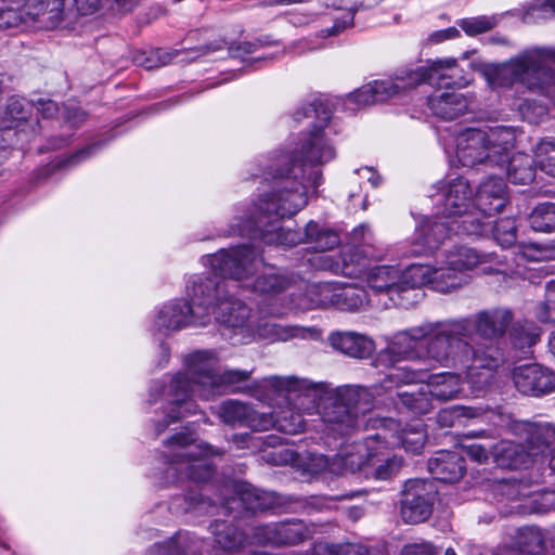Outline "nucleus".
<instances>
[{
  "mask_svg": "<svg viewBox=\"0 0 555 555\" xmlns=\"http://www.w3.org/2000/svg\"><path fill=\"white\" fill-rule=\"evenodd\" d=\"M315 116L318 124L304 133L296 145L275 157L268 168L266 181L270 192H263L248 216H235L229 234L246 235L264 245L291 247L300 242L298 233L282 228L279 220L296 215L308 203V190L322 183L317 167L332 160L335 150L324 134L332 118L330 105L321 100L305 105L294 113V119Z\"/></svg>",
  "mask_w": 555,
  "mask_h": 555,
  "instance_id": "f257e3e1",
  "label": "nucleus"
},
{
  "mask_svg": "<svg viewBox=\"0 0 555 555\" xmlns=\"http://www.w3.org/2000/svg\"><path fill=\"white\" fill-rule=\"evenodd\" d=\"M414 335L426 339L427 354L444 366L461 367L474 391L488 387L502 359L491 344L473 346L472 324L466 319L429 322L414 327Z\"/></svg>",
  "mask_w": 555,
  "mask_h": 555,
  "instance_id": "f03ea898",
  "label": "nucleus"
},
{
  "mask_svg": "<svg viewBox=\"0 0 555 555\" xmlns=\"http://www.w3.org/2000/svg\"><path fill=\"white\" fill-rule=\"evenodd\" d=\"M218 365L219 359L212 351H196L185 358L186 371L173 375L169 384L162 388V397L168 408L163 422L156 423L157 436L170 424L196 413L197 405L192 396L197 393L204 399L209 398Z\"/></svg>",
  "mask_w": 555,
  "mask_h": 555,
  "instance_id": "7ed1b4c3",
  "label": "nucleus"
},
{
  "mask_svg": "<svg viewBox=\"0 0 555 555\" xmlns=\"http://www.w3.org/2000/svg\"><path fill=\"white\" fill-rule=\"evenodd\" d=\"M492 88H509L515 83L543 94L555 104V48L526 49L508 61L487 70Z\"/></svg>",
  "mask_w": 555,
  "mask_h": 555,
  "instance_id": "20e7f679",
  "label": "nucleus"
},
{
  "mask_svg": "<svg viewBox=\"0 0 555 555\" xmlns=\"http://www.w3.org/2000/svg\"><path fill=\"white\" fill-rule=\"evenodd\" d=\"M166 451L160 459L166 466L159 477V486H169L193 481L203 483L210 480L215 467L205 461L210 455H222L223 451L209 443H195L190 431H180L164 441Z\"/></svg>",
  "mask_w": 555,
  "mask_h": 555,
  "instance_id": "39448f33",
  "label": "nucleus"
},
{
  "mask_svg": "<svg viewBox=\"0 0 555 555\" xmlns=\"http://www.w3.org/2000/svg\"><path fill=\"white\" fill-rule=\"evenodd\" d=\"M454 61L435 62L429 67L400 69L393 78L366 83L348 95L358 105H371L387 101L418 86L422 81L438 79L443 85H464L462 76L453 67Z\"/></svg>",
  "mask_w": 555,
  "mask_h": 555,
  "instance_id": "423d86ee",
  "label": "nucleus"
},
{
  "mask_svg": "<svg viewBox=\"0 0 555 555\" xmlns=\"http://www.w3.org/2000/svg\"><path fill=\"white\" fill-rule=\"evenodd\" d=\"M216 282L205 281L202 276H193L186 292L189 301L179 299L165 305L157 313L154 327L162 334L179 331L186 326H204L210 321V306L216 298Z\"/></svg>",
  "mask_w": 555,
  "mask_h": 555,
  "instance_id": "0eeeda50",
  "label": "nucleus"
},
{
  "mask_svg": "<svg viewBox=\"0 0 555 555\" xmlns=\"http://www.w3.org/2000/svg\"><path fill=\"white\" fill-rule=\"evenodd\" d=\"M514 143L515 133L508 127L491 129L490 133L468 129L457 138L456 157L464 167H474L478 164L502 166Z\"/></svg>",
  "mask_w": 555,
  "mask_h": 555,
  "instance_id": "6e6552de",
  "label": "nucleus"
},
{
  "mask_svg": "<svg viewBox=\"0 0 555 555\" xmlns=\"http://www.w3.org/2000/svg\"><path fill=\"white\" fill-rule=\"evenodd\" d=\"M372 234L367 227L360 225L353 231V241L357 242L343 248L339 258L334 259L328 255H318L313 262H318L323 270L347 278H360L365 273L367 260L379 259L380 254L370 243Z\"/></svg>",
  "mask_w": 555,
  "mask_h": 555,
  "instance_id": "1a4fd4ad",
  "label": "nucleus"
},
{
  "mask_svg": "<svg viewBox=\"0 0 555 555\" xmlns=\"http://www.w3.org/2000/svg\"><path fill=\"white\" fill-rule=\"evenodd\" d=\"M204 259V263L211 269L210 275L205 278L219 280L224 289H228L227 278L243 281L259 271L261 255L251 245H240L222 248L216 254L205 256Z\"/></svg>",
  "mask_w": 555,
  "mask_h": 555,
  "instance_id": "9d476101",
  "label": "nucleus"
},
{
  "mask_svg": "<svg viewBox=\"0 0 555 555\" xmlns=\"http://www.w3.org/2000/svg\"><path fill=\"white\" fill-rule=\"evenodd\" d=\"M205 281L216 282L217 296L210 306V315H215V320L224 328L230 330L233 334L231 339L238 336L234 343L247 344L255 338L254 321L251 320V309L241 299L229 294V289H224L217 279L204 278Z\"/></svg>",
  "mask_w": 555,
  "mask_h": 555,
  "instance_id": "9b49d317",
  "label": "nucleus"
},
{
  "mask_svg": "<svg viewBox=\"0 0 555 555\" xmlns=\"http://www.w3.org/2000/svg\"><path fill=\"white\" fill-rule=\"evenodd\" d=\"M546 470L547 474L544 475L543 482L550 485L552 489L541 488L527 491L529 485L526 479L515 480L505 486L508 496H517V499H513L511 515L520 517L529 515L542 516L555 509V450L548 461Z\"/></svg>",
  "mask_w": 555,
  "mask_h": 555,
  "instance_id": "f8f14e48",
  "label": "nucleus"
},
{
  "mask_svg": "<svg viewBox=\"0 0 555 555\" xmlns=\"http://www.w3.org/2000/svg\"><path fill=\"white\" fill-rule=\"evenodd\" d=\"M363 395H365L364 389L346 386L338 388L328 398L322 413V420L328 431L345 436L358 426L359 414L364 413L369 408V403L365 408L361 405Z\"/></svg>",
  "mask_w": 555,
  "mask_h": 555,
  "instance_id": "ddd939ff",
  "label": "nucleus"
},
{
  "mask_svg": "<svg viewBox=\"0 0 555 555\" xmlns=\"http://www.w3.org/2000/svg\"><path fill=\"white\" fill-rule=\"evenodd\" d=\"M437 188L442 196V214L448 217H461L459 229L467 235H481L487 231V224L467 214L473 203V189L463 177L448 181H439Z\"/></svg>",
  "mask_w": 555,
  "mask_h": 555,
  "instance_id": "4468645a",
  "label": "nucleus"
},
{
  "mask_svg": "<svg viewBox=\"0 0 555 555\" xmlns=\"http://www.w3.org/2000/svg\"><path fill=\"white\" fill-rule=\"evenodd\" d=\"M233 496L221 499V508L228 511L227 516L235 509H243L241 517L256 516L258 513L273 511L282 505V498L275 492L255 488L248 482H234L231 486Z\"/></svg>",
  "mask_w": 555,
  "mask_h": 555,
  "instance_id": "2eb2a0df",
  "label": "nucleus"
},
{
  "mask_svg": "<svg viewBox=\"0 0 555 555\" xmlns=\"http://www.w3.org/2000/svg\"><path fill=\"white\" fill-rule=\"evenodd\" d=\"M450 60L454 61L453 67L457 69L456 73L460 76H462L463 80H465L464 85H456V83L443 85L438 79H433L431 81L428 79V80L422 81L420 83V85H422V83L427 82L429 85L437 86L439 89H441V88L446 89V91L435 92L427 99V105H428V108L430 109V112L433 113V115H435L436 117H438L442 120L456 119L457 117L462 116L468 108L467 98L463 93H460V92L453 90V88L466 87L469 83V79L465 75H463V69H461L459 67L455 59H452V57L444 59V61H450ZM436 62H443V60H436ZM434 63H435V61H434ZM431 64H433V62L429 65H427L426 67H429Z\"/></svg>",
  "mask_w": 555,
  "mask_h": 555,
  "instance_id": "dca6fc26",
  "label": "nucleus"
},
{
  "mask_svg": "<svg viewBox=\"0 0 555 555\" xmlns=\"http://www.w3.org/2000/svg\"><path fill=\"white\" fill-rule=\"evenodd\" d=\"M216 414L224 425L232 428L247 427L253 431H266L273 424L269 413H259L251 404L234 399L221 402Z\"/></svg>",
  "mask_w": 555,
  "mask_h": 555,
  "instance_id": "f3484780",
  "label": "nucleus"
},
{
  "mask_svg": "<svg viewBox=\"0 0 555 555\" xmlns=\"http://www.w3.org/2000/svg\"><path fill=\"white\" fill-rule=\"evenodd\" d=\"M513 382L526 396L540 397L555 391V373L535 363L515 367Z\"/></svg>",
  "mask_w": 555,
  "mask_h": 555,
  "instance_id": "a211bd4d",
  "label": "nucleus"
},
{
  "mask_svg": "<svg viewBox=\"0 0 555 555\" xmlns=\"http://www.w3.org/2000/svg\"><path fill=\"white\" fill-rule=\"evenodd\" d=\"M34 105L20 96L8 99L5 106L0 109V131L16 130L15 134L29 131L36 134L39 130L38 120H31Z\"/></svg>",
  "mask_w": 555,
  "mask_h": 555,
  "instance_id": "6ab92c4d",
  "label": "nucleus"
},
{
  "mask_svg": "<svg viewBox=\"0 0 555 555\" xmlns=\"http://www.w3.org/2000/svg\"><path fill=\"white\" fill-rule=\"evenodd\" d=\"M425 486L426 481L420 478L405 481L400 508L402 520H427L429 518L433 505L426 498Z\"/></svg>",
  "mask_w": 555,
  "mask_h": 555,
  "instance_id": "aec40b11",
  "label": "nucleus"
},
{
  "mask_svg": "<svg viewBox=\"0 0 555 555\" xmlns=\"http://www.w3.org/2000/svg\"><path fill=\"white\" fill-rule=\"evenodd\" d=\"M452 230L453 227L447 221L427 218L415 232L410 254L412 256L434 254Z\"/></svg>",
  "mask_w": 555,
  "mask_h": 555,
  "instance_id": "412c9836",
  "label": "nucleus"
},
{
  "mask_svg": "<svg viewBox=\"0 0 555 555\" xmlns=\"http://www.w3.org/2000/svg\"><path fill=\"white\" fill-rule=\"evenodd\" d=\"M326 341L335 351L353 359H367L375 351L374 340L354 331H333Z\"/></svg>",
  "mask_w": 555,
  "mask_h": 555,
  "instance_id": "4be33fe9",
  "label": "nucleus"
},
{
  "mask_svg": "<svg viewBox=\"0 0 555 555\" xmlns=\"http://www.w3.org/2000/svg\"><path fill=\"white\" fill-rule=\"evenodd\" d=\"M310 534L304 522H273L259 527L255 538L258 543L282 546L298 544Z\"/></svg>",
  "mask_w": 555,
  "mask_h": 555,
  "instance_id": "5701e85b",
  "label": "nucleus"
},
{
  "mask_svg": "<svg viewBox=\"0 0 555 555\" xmlns=\"http://www.w3.org/2000/svg\"><path fill=\"white\" fill-rule=\"evenodd\" d=\"M509 428L515 436L525 440L532 457L555 441V427L548 423L515 421Z\"/></svg>",
  "mask_w": 555,
  "mask_h": 555,
  "instance_id": "b1692460",
  "label": "nucleus"
},
{
  "mask_svg": "<svg viewBox=\"0 0 555 555\" xmlns=\"http://www.w3.org/2000/svg\"><path fill=\"white\" fill-rule=\"evenodd\" d=\"M428 470L435 479L454 483L466 472L465 459L456 451L439 450L428 460Z\"/></svg>",
  "mask_w": 555,
  "mask_h": 555,
  "instance_id": "393cba45",
  "label": "nucleus"
},
{
  "mask_svg": "<svg viewBox=\"0 0 555 555\" xmlns=\"http://www.w3.org/2000/svg\"><path fill=\"white\" fill-rule=\"evenodd\" d=\"M505 192L503 178L490 176L477 189L474 201L476 209L489 217L500 212L506 204Z\"/></svg>",
  "mask_w": 555,
  "mask_h": 555,
  "instance_id": "a878e982",
  "label": "nucleus"
},
{
  "mask_svg": "<svg viewBox=\"0 0 555 555\" xmlns=\"http://www.w3.org/2000/svg\"><path fill=\"white\" fill-rule=\"evenodd\" d=\"M476 333L485 339H494L505 334L513 320V314L507 309H491L478 312L475 318H465Z\"/></svg>",
  "mask_w": 555,
  "mask_h": 555,
  "instance_id": "bb28decb",
  "label": "nucleus"
},
{
  "mask_svg": "<svg viewBox=\"0 0 555 555\" xmlns=\"http://www.w3.org/2000/svg\"><path fill=\"white\" fill-rule=\"evenodd\" d=\"M421 339L414 335V327L396 334L386 348L378 352L377 362L385 366H392L402 360L415 358V348Z\"/></svg>",
  "mask_w": 555,
  "mask_h": 555,
  "instance_id": "cd10ccee",
  "label": "nucleus"
},
{
  "mask_svg": "<svg viewBox=\"0 0 555 555\" xmlns=\"http://www.w3.org/2000/svg\"><path fill=\"white\" fill-rule=\"evenodd\" d=\"M490 450L493 462L501 468L522 469L533 462L532 452L522 443L512 440H502Z\"/></svg>",
  "mask_w": 555,
  "mask_h": 555,
  "instance_id": "c85d7f7f",
  "label": "nucleus"
},
{
  "mask_svg": "<svg viewBox=\"0 0 555 555\" xmlns=\"http://www.w3.org/2000/svg\"><path fill=\"white\" fill-rule=\"evenodd\" d=\"M25 17L46 28H55L63 21L65 0H18Z\"/></svg>",
  "mask_w": 555,
  "mask_h": 555,
  "instance_id": "c756f323",
  "label": "nucleus"
},
{
  "mask_svg": "<svg viewBox=\"0 0 555 555\" xmlns=\"http://www.w3.org/2000/svg\"><path fill=\"white\" fill-rule=\"evenodd\" d=\"M270 387L279 392H284L288 400L304 396L315 402L318 395L325 391L326 384L313 383L307 378H298L296 376H271L267 378Z\"/></svg>",
  "mask_w": 555,
  "mask_h": 555,
  "instance_id": "7c9ffc66",
  "label": "nucleus"
},
{
  "mask_svg": "<svg viewBox=\"0 0 555 555\" xmlns=\"http://www.w3.org/2000/svg\"><path fill=\"white\" fill-rule=\"evenodd\" d=\"M369 286L377 293H386L397 305H403L401 299L402 286H400V269L395 266L373 267L366 276Z\"/></svg>",
  "mask_w": 555,
  "mask_h": 555,
  "instance_id": "2f4dec72",
  "label": "nucleus"
},
{
  "mask_svg": "<svg viewBox=\"0 0 555 555\" xmlns=\"http://www.w3.org/2000/svg\"><path fill=\"white\" fill-rule=\"evenodd\" d=\"M202 541L188 532H178L172 538L155 543L145 555H201Z\"/></svg>",
  "mask_w": 555,
  "mask_h": 555,
  "instance_id": "473e14b6",
  "label": "nucleus"
},
{
  "mask_svg": "<svg viewBox=\"0 0 555 555\" xmlns=\"http://www.w3.org/2000/svg\"><path fill=\"white\" fill-rule=\"evenodd\" d=\"M512 150L508 151L507 158L500 169L506 171L507 179L514 184H529L535 177V158L525 153H517L511 155Z\"/></svg>",
  "mask_w": 555,
  "mask_h": 555,
  "instance_id": "72a5a7b5",
  "label": "nucleus"
},
{
  "mask_svg": "<svg viewBox=\"0 0 555 555\" xmlns=\"http://www.w3.org/2000/svg\"><path fill=\"white\" fill-rule=\"evenodd\" d=\"M260 266L262 270L253 282L254 292L266 295H278L289 287L292 280L280 269L266 264L262 260L259 263V267Z\"/></svg>",
  "mask_w": 555,
  "mask_h": 555,
  "instance_id": "f704fd0d",
  "label": "nucleus"
},
{
  "mask_svg": "<svg viewBox=\"0 0 555 555\" xmlns=\"http://www.w3.org/2000/svg\"><path fill=\"white\" fill-rule=\"evenodd\" d=\"M490 260V254L479 253L468 246H455L448 250L444 256V264L462 274Z\"/></svg>",
  "mask_w": 555,
  "mask_h": 555,
  "instance_id": "c9c22d12",
  "label": "nucleus"
},
{
  "mask_svg": "<svg viewBox=\"0 0 555 555\" xmlns=\"http://www.w3.org/2000/svg\"><path fill=\"white\" fill-rule=\"evenodd\" d=\"M426 389L429 398L438 401L456 399L462 391V382L454 373H441L430 377Z\"/></svg>",
  "mask_w": 555,
  "mask_h": 555,
  "instance_id": "e433bc0d",
  "label": "nucleus"
},
{
  "mask_svg": "<svg viewBox=\"0 0 555 555\" xmlns=\"http://www.w3.org/2000/svg\"><path fill=\"white\" fill-rule=\"evenodd\" d=\"M337 282L308 285L300 306L305 309L334 308Z\"/></svg>",
  "mask_w": 555,
  "mask_h": 555,
  "instance_id": "4c0bfd02",
  "label": "nucleus"
},
{
  "mask_svg": "<svg viewBox=\"0 0 555 555\" xmlns=\"http://www.w3.org/2000/svg\"><path fill=\"white\" fill-rule=\"evenodd\" d=\"M250 375L251 372L246 370H225L221 373L217 372L209 390V397L228 392H243L245 388L242 385L249 380Z\"/></svg>",
  "mask_w": 555,
  "mask_h": 555,
  "instance_id": "58836bf2",
  "label": "nucleus"
},
{
  "mask_svg": "<svg viewBox=\"0 0 555 555\" xmlns=\"http://www.w3.org/2000/svg\"><path fill=\"white\" fill-rule=\"evenodd\" d=\"M211 500L206 499L202 493L197 491H190L184 495L175 496L169 505L168 509L172 516L180 517L193 511L199 513H208L210 508H215Z\"/></svg>",
  "mask_w": 555,
  "mask_h": 555,
  "instance_id": "ea45409f",
  "label": "nucleus"
},
{
  "mask_svg": "<svg viewBox=\"0 0 555 555\" xmlns=\"http://www.w3.org/2000/svg\"><path fill=\"white\" fill-rule=\"evenodd\" d=\"M369 301L366 291L356 284H336L334 308L343 311H356Z\"/></svg>",
  "mask_w": 555,
  "mask_h": 555,
  "instance_id": "a19ab883",
  "label": "nucleus"
},
{
  "mask_svg": "<svg viewBox=\"0 0 555 555\" xmlns=\"http://www.w3.org/2000/svg\"><path fill=\"white\" fill-rule=\"evenodd\" d=\"M434 268L428 264L413 263L400 271V286H402V296L414 292L426 284L433 286Z\"/></svg>",
  "mask_w": 555,
  "mask_h": 555,
  "instance_id": "79ce46f5",
  "label": "nucleus"
},
{
  "mask_svg": "<svg viewBox=\"0 0 555 555\" xmlns=\"http://www.w3.org/2000/svg\"><path fill=\"white\" fill-rule=\"evenodd\" d=\"M211 532L215 542L224 551H235L243 545L246 535L235 522H214Z\"/></svg>",
  "mask_w": 555,
  "mask_h": 555,
  "instance_id": "37998d69",
  "label": "nucleus"
},
{
  "mask_svg": "<svg viewBox=\"0 0 555 555\" xmlns=\"http://www.w3.org/2000/svg\"><path fill=\"white\" fill-rule=\"evenodd\" d=\"M509 337L515 349L520 350L524 354H528L531 347L540 340L541 328L530 321L517 323L513 326Z\"/></svg>",
  "mask_w": 555,
  "mask_h": 555,
  "instance_id": "c03bdc74",
  "label": "nucleus"
},
{
  "mask_svg": "<svg viewBox=\"0 0 555 555\" xmlns=\"http://www.w3.org/2000/svg\"><path fill=\"white\" fill-rule=\"evenodd\" d=\"M402 466L403 460L400 456L382 459L379 454L373 452L370 470H366V479L389 480L400 472Z\"/></svg>",
  "mask_w": 555,
  "mask_h": 555,
  "instance_id": "a18cd8bd",
  "label": "nucleus"
},
{
  "mask_svg": "<svg viewBox=\"0 0 555 555\" xmlns=\"http://www.w3.org/2000/svg\"><path fill=\"white\" fill-rule=\"evenodd\" d=\"M307 242L318 251H325L336 247L340 240L339 235L331 230L320 227L317 222L310 221L305 229Z\"/></svg>",
  "mask_w": 555,
  "mask_h": 555,
  "instance_id": "49530a36",
  "label": "nucleus"
},
{
  "mask_svg": "<svg viewBox=\"0 0 555 555\" xmlns=\"http://www.w3.org/2000/svg\"><path fill=\"white\" fill-rule=\"evenodd\" d=\"M433 289L439 293H450L467 283V276L444 264L434 268Z\"/></svg>",
  "mask_w": 555,
  "mask_h": 555,
  "instance_id": "de8ad7c7",
  "label": "nucleus"
},
{
  "mask_svg": "<svg viewBox=\"0 0 555 555\" xmlns=\"http://www.w3.org/2000/svg\"><path fill=\"white\" fill-rule=\"evenodd\" d=\"M517 543L520 555H542L546 548V541L541 530L534 525L526 526L519 531Z\"/></svg>",
  "mask_w": 555,
  "mask_h": 555,
  "instance_id": "09e8293b",
  "label": "nucleus"
},
{
  "mask_svg": "<svg viewBox=\"0 0 555 555\" xmlns=\"http://www.w3.org/2000/svg\"><path fill=\"white\" fill-rule=\"evenodd\" d=\"M400 402L413 414L423 415L431 411V400L426 386H421L416 391L398 393Z\"/></svg>",
  "mask_w": 555,
  "mask_h": 555,
  "instance_id": "8fccbe9b",
  "label": "nucleus"
},
{
  "mask_svg": "<svg viewBox=\"0 0 555 555\" xmlns=\"http://www.w3.org/2000/svg\"><path fill=\"white\" fill-rule=\"evenodd\" d=\"M269 414L271 415L273 423L271 429L275 428L279 431L288 435H296L305 429V420L302 415L297 411L288 409L276 415L271 413Z\"/></svg>",
  "mask_w": 555,
  "mask_h": 555,
  "instance_id": "3c124183",
  "label": "nucleus"
},
{
  "mask_svg": "<svg viewBox=\"0 0 555 555\" xmlns=\"http://www.w3.org/2000/svg\"><path fill=\"white\" fill-rule=\"evenodd\" d=\"M373 452L367 449L340 455L341 467L351 474H358L366 479V470H370Z\"/></svg>",
  "mask_w": 555,
  "mask_h": 555,
  "instance_id": "603ef678",
  "label": "nucleus"
},
{
  "mask_svg": "<svg viewBox=\"0 0 555 555\" xmlns=\"http://www.w3.org/2000/svg\"><path fill=\"white\" fill-rule=\"evenodd\" d=\"M531 228L537 232L555 231V204L541 203L530 215Z\"/></svg>",
  "mask_w": 555,
  "mask_h": 555,
  "instance_id": "864d4df0",
  "label": "nucleus"
},
{
  "mask_svg": "<svg viewBox=\"0 0 555 555\" xmlns=\"http://www.w3.org/2000/svg\"><path fill=\"white\" fill-rule=\"evenodd\" d=\"M535 164L546 175L555 177V138H544L534 147Z\"/></svg>",
  "mask_w": 555,
  "mask_h": 555,
  "instance_id": "5fc2aeb1",
  "label": "nucleus"
},
{
  "mask_svg": "<svg viewBox=\"0 0 555 555\" xmlns=\"http://www.w3.org/2000/svg\"><path fill=\"white\" fill-rule=\"evenodd\" d=\"M255 337L258 336L269 340H287L288 338L299 335L298 327H284L272 322L255 323Z\"/></svg>",
  "mask_w": 555,
  "mask_h": 555,
  "instance_id": "6e6d98bb",
  "label": "nucleus"
},
{
  "mask_svg": "<svg viewBox=\"0 0 555 555\" xmlns=\"http://www.w3.org/2000/svg\"><path fill=\"white\" fill-rule=\"evenodd\" d=\"M493 237L502 247H511L517 240L516 220L511 217L501 218L492 225Z\"/></svg>",
  "mask_w": 555,
  "mask_h": 555,
  "instance_id": "4d7b16f0",
  "label": "nucleus"
},
{
  "mask_svg": "<svg viewBox=\"0 0 555 555\" xmlns=\"http://www.w3.org/2000/svg\"><path fill=\"white\" fill-rule=\"evenodd\" d=\"M399 442L406 452L413 454L421 453L426 442V435L421 424L410 429H403L399 436Z\"/></svg>",
  "mask_w": 555,
  "mask_h": 555,
  "instance_id": "13d9d810",
  "label": "nucleus"
},
{
  "mask_svg": "<svg viewBox=\"0 0 555 555\" xmlns=\"http://www.w3.org/2000/svg\"><path fill=\"white\" fill-rule=\"evenodd\" d=\"M535 317L542 323L555 322V280L547 282L545 299L537 306Z\"/></svg>",
  "mask_w": 555,
  "mask_h": 555,
  "instance_id": "bf43d9fd",
  "label": "nucleus"
},
{
  "mask_svg": "<svg viewBox=\"0 0 555 555\" xmlns=\"http://www.w3.org/2000/svg\"><path fill=\"white\" fill-rule=\"evenodd\" d=\"M498 21L494 16L480 15L476 17L463 18L459 26L468 35L476 36L487 33L495 27Z\"/></svg>",
  "mask_w": 555,
  "mask_h": 555,
  "instance_id": "052dcab7",
  "label": "nucleus"
},
{
  "mask_svg": "<svg viewBox=\"0 0 555 555\" xmlns=\"http://www.w3.org/2000/svg\"><path fill=\"white\" fill-rule=\"evenodd\" d=\"M555 15L552 12V9L546 5V0L543 2H534L532 3L524 13L522 21L527 24H535L542 21L550 20Z\"/></svg>",
  "mask_w": 555,
  "mask_h": 555,
  "instance_id": "680f3d73",
  "label": "nucleus"
},
{
  "mask_svg": "<svg viewBox=\"0 0 555 555\" xmlns=\"http://www.w3.org/2000/svg\"><path fill=\"white\" fill-rule=\"evenodd\" d=\"M518 108L522 118L529 122H538L547 115V108L545 105L532 102L528 99L524 100L519 104Z\"/></svg>",
  "mask_w": 555,
  "mask_h": 555,
  "instance_id": "e2e57ef3",
  "label": "nucleus"
},
{
  "mask_svg": "<svg viewBox=\"0 0 555 555\" xmlns=\"http://www.w3.org/2000/svg\"><path fill=\"white\" fill-rule=\"evenodd\" d=\"M24 16L25 14L22 9L18 12V10L13 8H0V30L17 27Z\"/></svg>",
  "mask_w": 555,
  "mask_h": 555,
  "instance_id": "0e129e2a",
  "label": "nucleus"
},
{
  "mask_svg": "<svg viewBox=\"0 0 555 555\" xmlns=\"http://www.w3.org/2000/svg\"><path fill=\"white\" fill-rule=\"evenodd\" d=\"M102 145H103L102 142L91 143V144L82 147L81 150L77 151L76 153L70 155L68 158H66L65 160L59 163L57 167L62 168V167L74 166V165L78 164L79 162L95 154L102 147Z\"/></svg>",
  "mask_w": 555,
  "mask_h": 555,
  "instance_id": "69168bd1",
  "label": "nucleus"
},
{
  "mask_svg": "<svg viewBox=\"0 0 555 555\" xmlns=\"http://www.w3.org/2000/svg\"><path fill=\"white\" fill-rule=\"evenodd\" d=\"M328 552L332 555H369V551L365 546L351 543L331 545Z\"/></svg>",
  "mask_w": 555,
  "mask_h": 555,
  "instance_id": "338daca9",
  "label": "nucleus"
},
{
  "mask_svg": "<svg viewBox=\"0 0 555 555\" xmlns=\"http://www.w3.org/2000/svg\"><path fill=\"white\" fill-rule=\"evenodd\" d=\"M465 453L475 462L483 464L489 459V449L480 443H470L463 446Z\"/></svg>",
  "mask_w": 555,
  "mask_h": 555,
  "instance_id": "774afa93",
  "label": "nucleus"
}]
</instances>
